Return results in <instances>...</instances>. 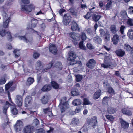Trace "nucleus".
<instances>
[{"label": "nucleus", "mask_w": 133, "mask_h": 133, "mask_svg": "<svg viewBox=\"0 0 133 133\" xmlns=\"http://www.w3.org/2000/svg\"><path fill=\"white\" fill-rule=\"evenodd\" d=\"M69 57L68 59L70 61V65H74L75 64H77L78 66L81 67L82 64L81 62L79 61H77L75 60L76 57V54L73 51H70L69 52Z\"/></svg>", "instance_id": "1"}, {"label": "nucleus", "mask_w": 133, "mask_h": 133, "mask_svg": "<svg viewBox=\"0 0 133 133\" xmlns=\"http://www.w3.org/2000/svg\"><path fill=\"white\" fill-rule=\"evenodd\" d=\"M63 99L61 100L59 107L60 108L61 112H64L65 110L69 107V105L67 102H64L66 101V97H64Z\"/></svg>", "instance_id": "2"}, {"label": "nucleus", "mask_w": 133, "mask_h": 133, "mask_svg": "<svg viewBox=\"0 0 133 133\" xmlns=\"http://www.w3.org/2000/svg\"><path fill=\"white\" fill-rule=\"evenodd\" d=\"M23 31L19 32L18 34L15 35V37H18L20 40H22L24 42L28 44H31L33 42V39L31 37H29L26 38L25 36H20L19 34H22Z\"/></svg>", "instance_id": "3"}, {"label": "nucleus", "mask_w": 133, "mask_h": 133, "mask_svg": "<svg viewBox=\"0 0 133 133\" xmlns=\"http://www.w3.org/2000/svg\"><path fill=\"white\" fill-rule=\"evenodd\" d=\"M3 26L5 28H8L9 27V23L10 21V17L8 16V14L5 13L3 14Z\"/></svg>", "instance_id": "4"}, {"label": "nucleus", "mask_w": 133, "mask_h": 133, "mask_svg": "<svg viewBox=\"0 0 133 133\" xmlns=\"http://www.w3.org/2000/svg\"><path fill=\"white\" fill-rule=\"evenodd\" d=\"M35 6L31 5L29 6L22 5L21 6V9L22 11H25L27 12H31L32 10L34 9Z\"/></svg>", "instance_id": "5"}, {"label": "nucleus", "mask_w": 133, "mask_h": 133, "mask_svg": "<svg viewBox=\"0 0 133 133\" xmlns=\"http://www.w3.org/2000/svg\"><path fill=\"white\" fill-rule=\"evenodd\" d=\"M15 102L16 105L18 107L21 106L23 103V97L20 95H17L15 97Z\"/></svg>", "instance_id": "6"}, {"label": "nucleus", "mask_w": 133, "mask_h": 133, "mask_svg": "<svg viewBox=\"0 0 133 133\" xmlns=\"http://www.w3.org/2000/svg\"><path fill=\"white\" fill-rule=\"evenodd\" d=\"M71 16L69 14L64 15L63 21L64 24L65 25H68L71 21Z\"/></svg>", "instance_id": "7"}, {"label": "nucleus", "mask_w": 133, "mask_h": 133, "mask_svg": "<svg viewBox=\"0 0 133 133\" xmlns=\"http://www.w3.org/2000/svg\"><path fill=\"white\" fill-rule=\"evenodd\" d=\"M34 130L33 127L31 125L25 126L23 128V133H33Z\"/></svg>", "instance_id": "8"}, {"label": "nucleus", "mask_w": 133, "mask_h": 133, "mask_svg": "<svg viewBox=\"0 0 133 133\" xmlns=\"http://www.w3.org/2000/svg\"><path fill=\"white\" fill-rule=\"evenodd\" d=\"M23 126V122L21 121H18L14 127L16 131H20Z\"/></svg>", "instance_id": "9"}, {"label": "nucleus", "mask_w": 133, "mask_h": 133, "mask_svg": "<svg viewBox=\"0 0 133 133\" xmlns=\"http://www.w3.org/2000/svg\"><path fill=\"white\" fill-rule=\"evenodd\" d=\"M96 63V61L95 60L93 59H91L87 63V65L88 67L90 68H94Z\"/></svg>", "instance_id": "10"}, {"label": "nucleus", "mask_w": 133, "mask_h": 133, "mask_svg": "<svg viewBox=\"0 0 133 133\" xmlns=\"http://www.w3.org/2000/svg\"><path fill=\"white\" fill-rule=\"evenodd\" d=\"M120 122L121 124V127L122 128L126 129L128 128L129 126V124L128 123L124 121L122 118H120Z\"/></svg>", "instance_id": "11"}, {"label": "nucleus", "mask_w": 133, "mask_h": 133, "mask_svg": "<svg viewBox=\"0 0 133 133\" xmlns=\"http://www.w3.org/2000/svg\"><path fill=\"white\" fill-rule=\"evenodd\" d=\"M89 122V124L92 125L93 127H94V126L96 125L97 123V119L96 117H94L90 119Z\"/></svg>", "instance_id": "12"}, {"label": "nucleus", "mask_w": 133, "mask_h": 133, "mask_svg": "<svg viewBox=\"0 0 133 133\" xmlns=\"http://www.w3.org/2000/svg\"><path fill=\"white\" fill-rule=\"evenodd\" d=\"M50 51L52 54H55L57 51V49L54 44H51L49 47Z\"/></svg>", "instance_id": "13"}, {"label": "nucleus", "mask_w": 133, "mask_h": 133, "mask_svg": "<svg viewBox=\"0 0 133 133\" xmlns=\"http://www.w3.org/2000/svg\"><path fill=\"white\" fill-rule=\"evenodd\" d=\"M71 29L72 30L75 31L77 29L79 31V28L77 23L74 21H73L71 22Z\"/></svg>", "instance_id": "14"}, {"label": "nucleus", "mask_w": 133, "mask_h": 133, "mask_svg": "<svg viewBox=\"0 0 133 133\" xmlns=\"http://www.w3.org/2000/svg\"><path fill=\"white\" fill-rule=\"evenodd\" d=\"M124 49L130 52L131 53H133V47H131L128 44H125L124 45Z\"/></svg>", "instance_id": "15"}, {"label": "nucleus", "mask_w": 133, "mask_h": 133, "mask_svg": "<svg viewBox=\"0 0 133 133\" xmlns=\"http://www.w3.org/2000/svg\"><path fill=\"white\" fill-rule=\"evenodd\" d=\"M115 52L118 56L121 57L123 56L125 53V51L121 49H118Z\"/></svg>", "instance_id": "16"}, {"label": "nucleus", "mask_w": 133, "mask_h": 133, "mask_svg": "<svg viewBox=\"0 0 133 133\" xmlns=\"http://www.w3.org/2000/svg\"><path fill=\"white\" fill-rule=\"evenodd\" d=\"M113 43L114 44H116L119 40V36L117 34H115L113 36L112 39Z\"/></svg>", "instance_id": "17"}, {"label": "nucleus", "mask_w": 133, "mask_h": 133, "mask_svg": "<svg viewBox=\"0 0 133 133\" xmlns=\"http://www.w3.org/2000/svg\"><path fill=\"white\" fill-rule=\"evenodd\" d=\"M101 66L104 68H110L112 69L115 67L113 64L112 63H109L108 64H102Z\"/></svg>", "instance_id": "18"}, {"label": "nucleus", "mask_w": 133, "mask_h": 133, "mask_svg": "<svg viewBox=\"0 0 133 133\" xmlns=\"http://www.w3.org/2000/svg\"><path fill=\"white\" fill-rule=\"evenodd\" d=\"M32 97L30 96H27L25 99V107H27L29 105L31 101Z\"/></svg>", "instance_id": "19"}, {"label": "nucleus", "mask_w": 133, "mask_h": 133, "mask_svg": "<svg viewBox=\"0 0 133 133\" xmlns=\"http://www.w3.org/2000/svg\"><path fill=\"white\" fill-rule=\"evenodd\" d=\"M94 42L97 44H100L102 41L101 38L98 36H97L93 38Z\"/></svg>", "instance_id": "20"}, {"label": "nucleus", "mask_w": 133, "mask_h": 133, "mask_svg": "<svg viewBox=\"0 0 133 133\" xmlns=\"http://www.w3.org/2000/svg\"><path fill=\"white\" fill-rule=\"evenodd\" d=\"M10 104L8 101H6L5 105L3 107V112L6 115H7V110Z\"/></svg>", "instance_id": "21"}, {"label": "nucleus", "mask_w": 133, "mask_h": 133, "mask_svg": "<svg viewBox=\"0 0 133 133\" xmlns=\"http://www.w3.org/2000/svg\"><path fill=\"white\" fill-rule=\"evenodd\" d=\"M122 111L123 114L128 115H131L132 113L130 110L128 109L124 108L122 109Z\"/></svg>", "instance_id": "22"}, {"label": "nucleus", "mask_w": 133, "mask_h": 133, "mask_svg": "<svg viewBox=\"0 0 133 133\" xmlns=\"http://www.w3.org/2000/svg\"><path fill=\"white\" fill-rule=\"evenodd\" d=\"M11 113L14 115H16L18 113V111L15 106L12 105L11 107Z\"/></svg>", "instance_id": "23"}, {"label": "nucleus", "mask_w": 133, "mask_h": 133, "mask_svg": "<svg viewBox=\"0 0 133 133\" xmlns=\"http://www.w3.org/2000/svg\"><path fill=\"white\" fill-rule=\"evenodd\" d=\"M51 88L50 85L46 84L44 86L41 90L43 91H48L51 90Z\"/></svg>", "instance_id": "24"}, {"label": "nucleus", "mask_w": 133, "mask_h": 133, "mask_svg": "<svg viewBox=\"0 0 133 133\" xmlns=\"http://www.w3.org/2000/svg\"><path fill=\"white\" fill-rule=\"evenodd\" d=\"M127 35L130 39H133V30L131 29H129Z\"/></svg>", "instance_id": "25"}, {"label": "nucleus", "mask_w": 133, "mask_h": 133, "mask_svg": "<svg viewBox=\"0 0 133 133\" xmlns=\"http://www.w3.org/2000/svg\"><path fill=\"white\" fill-rule=\"evenodd\" d=\"M34 78L30 77L28 78L26 83V85L28 86H29L33 83L34 82Z\"/></svg>", "instance_id": "26"}, {"label": "nucleus", "mask_w": 133, "mask_h": 133, "mask_svg": "<svg viewBox=\"0 0 133 133\" xmlns=\"http://www.w3.org/2000/svg\"><path fill=\"white\" fill-rule=\"evenodd\" d=\"M82 103V101L79 99H76L74 100L72 102V104L75 105H79Z\"/></svg>", "instance_id": "27"}, {"label": "nucleus", "mask_w": 133, "mask_h": 133, "mask_svg": "<svg viewBox=\"0 0 133 133\" xmlns=\"http://www.w3.org/2000/svg\"><path fill=\"white\" fill-rule=\"evenodd\" d=\"M31 21L32 23V27H35L36 26L37 24L38 23V21L33 18H32L31 19Z\"/></svg>", "instance_id": "28"}, {"label": "nucleus", "mask_w": 133, "mask_h": 133, "mask_svg": "<svg viewBox=\"0 0 133 133\" xmlns=\"http://www.w3.org/2000/svg\"><path fill=\"white\" fill-rule=\"evenodd\" d=\"M107 111L108 113L109 114H114L116 112V109L110 107L107 108Z\"/></svg>", "instance_id": "29"}, {"label": "nucleus", "mask_w": 133, "mask_h": 133, "mask_svg": "<svg viewBox=\"0 0 133 133\" xmlns=\"http://www.w3.org/2000/svg\"><path fill=\"white\" fill-rule=\"evenodd\" d=\"M49 97L47 95L43 96L42 99V101L43 104H45L47 103L48 102Z\"/></svg>", "instance_id": "30"}, {"label": "nucleus", "mask_w": 133, "mask_h": 133, "mask_svg": "<svg viewBox=\"0 0 133 133\" xmlns=\"http://www.w3.org/2000/svg\"><path fill=\"white\" fill-rule=\"evenodd\" d=\"M101 94V92H95L93 96V98L94 99H98L100 97Z\"/></svg>", "instance_id": "31"}, {"label": "nucleus", "mask_w": 133, "mask_h": 133, "mask_svg": "<svg viewBox=\"0 0 133 133\" xmlns=\"http://www.w3.org/2000/svg\"><path fill=\"white\" fill-rule=\"evenodd\" d=\"M79 47L80 49L83 50H85L86 49V47L83 44V41H82L79 44Z\"/></svg>", "instance_id": "32"}, {"label": "nucleus", "mask_w": 133, "mask_h": 133, "mask_svg": "<svg viewBox=\"0 0 133 133\" xmlns=\"http://www.w3.org/2000/svg\"><path fill=\"white\" fill-rule=\"evenodd\" d=\"M42 67V66L41 65V62L40 61L37 62L36 66V69L37 70H41Z\"/></svg>", "instance_id": "33"}, {"label": "nucleus", "mask_w": 133, "mask_h": 133, "mask_svg": "<svg viewBox=\"0 0 133 133\" xmlns=\"http://www.w3.org/2000/svg\"><path fill=\"white\" fill-rule=\"evenodd\" d=\"M13 82L10 81L5 85V89L6 90H8L9 88L12 85Z\"/></svg>", "instance_id": "34"}, {"label": "nucleus", "mask_w": 133, "mask_h": 133, "mask_svg": "<svg viewBox=\"0 0 133 133\" xmlns=\"http://www.w3.org/2000/svg\"><path fill=\"white\" fill-rule=\"evenodd\" d=\"M100 15H94L92 16L93 18L94 21L96 22L97 21L101 18Z\"/></svg>", "instance_id": "35"}, {"label": "nucleus", "mask_w": 133, "mask_h": 133, "mask_svg": "<svg viewBox=\"0 0 133 133\" xmlns=\"http://www.w3.org/2000/svg\"><path fill=\"white\" fill-rule=\"evenodd\" d=\"M51 85L53 88L55 89H57L59 88L58 85L55 81H52Z\"/></svg>", "instance_id": "36"}, {"label": "nucleus", "mask_w": 133, "mask_h": 133, "mask_svg": "<svg viewBox=\"0 0 133 133\" xmlns=\"http://www.w3.org/2000/svg\"><path fill=\"white\" fill-rule=\"evenodd\" d=\"M109 98L108 97H105L102 99V102L103 104H108V101H109Z\"/></svg>", "instance_id": "37"}, {"label": "nucleus", "mask_w": 133, "mask_h": 133, "mask_svg": "<svg viewBox=\"0 0 133 133\" xmlns=\"http://www.w3.org/2000/svg\"><path fill=\"white\" fill-rule=\"evenodd\" d=\"M110 30L112 33H115L117 32L115 26L112 25L110 27Z\"/></svg>", "instance_id": "38"}, {"label": "nucleus", "mask_w": 133, "mask_h": 133, "mask_svg": "<svg viewBox=\"0 0 133 133\" xmlns=\"http://www.w3.org/2000/svg\"><path fill=\"white\" fill-rule=\"evenodd\" d=\"M127 23L130 26H133V19L129 18L127 20Z\"/></svg>", "instance_id": "39"}, {"label": "nucleus", "mask_w": 133, "mask_h": 133, "mask_svg": "<svg viewBox=\"0 0 133 133\" xmlns=\"http://www.w3.org/2000/svg\"><path fill=\"white\" fill-rule=\"evenodd\" d=\"M76 81L78 82L80 81L82 79L83 76L81 75H78L76 76Z\"/></svg>", "instance_id": "40"}, {"label": "nucleus", "mask_w": 133, "mask_h": 133, "mask_svg": "<svg viewBox=\"0 0 133 133\" xmlns=\"http://www.w3.org/2000/svg\"><path fill=\"white\" fill-rule=\"evenodd\" d=\"M99 35L101 37L104 36L105 35V33L104 30L102 29H100L99 30Z\"/></svg>", "instance_id": "41"}, {"label": "nucleus", "mask_w": 133, "mask_h": 133, "mask_svg": "<svg viewBox=\"0 0 133 133\" xmlns=\"http://www.w3.org/2000/svg\"><path fill=\"white\" fill-rule=\"evenodd\" d=\"M105 36L104 38L105 40L108 41L110 39V35L109 32H107L105 34Z\"/></svg>", "instance_id": "42"}, {"label": "nucleus", "mask_w": 133, "mask_h": 133, "mask_svg": "<svg viewBox=\"0 0 133 133\" xmlns=\"http://www.w3.org/2000/svg\"><path fill=\"white\" fill-rule=\"evenodd\" d=\"M81 36L83 41L85 40L87 38L86 35L84 32H82L81 33Z\"/></svg>", "instance_id": "43"}, {"label": "nucleus", "mask_w": 133, "mask_h": 133, "mask_svg": "<svg viewBox=\"0 0 133 133\" xmlns=\"http://www.w3.org/2000/svg\"><path fill=\"white\" fill-rule=\"evenodd\" d=\"M79 122V120L77 118H75L73 119L72 121V124H77Z\"/></svg>", "instance_id": "44"}, {"label": "nucleus", "mask_w": 133, "mask_h": 133, "mask_svg": "<svg viewBox=\"0 0 133 133\" xmlns=\"http://www.w3.org/2000/svg\"><path fill=\"white\" fill-rule=\"evenodd\" d=\"M13 52L15 54L16 57H18L20 55V52L19 50H15Z\"/></svg>", "instance_id": "45"}, {"label": "nucleus", "mask_w": 133, "mask_h": 133, "mask_svg": "<svg viewBox=\"0 0 133 133\" xmlns=\"http://www.w3.org/2000/svg\"><path fill=\"white\" fill-rule=\"evenodd\" d=\"M6 34L9 40L11 41L12 38V37L11 34V32L10 31H8L6 32Z\"/></svg>", "instance_id": "46"}, {"label": "nucleus", "mask_w": 133, "mask_h": 133, "mask_svg": "<svg viewBox=\"0 0 133 133\" xmlns=\"http://www.w3.org/2000/svg\"><path fill=\"white\" fill-rule=\"evenodd\" d=\"M6 32L4 29H2L0 30V35L2 37L5 36L6 34Z\"/></svg>", "instance_id": "47"}, {"label": "nucleus", "mask_w": 133, "mask_h": 133, "mask_svg": "<svg viewBox=\"0 0 133 133\" xmlns=\"http://www.w3.org/2000/svg\"><path fill=\"white\" fill-rule=\"evenodd\" d=\"M87 46L88 48L90 49H93L94 48L93 45L90 43H87Z\"/></svg>", "instance_id": "48"}, {"label": "nucleus", "mask_w": 133, "mask_h": 133, "mask_svg": "<svg viewBox=\"0 0 133 133\" xmlns=\"http://www.w3.org/2000/svg\"><path fill=\"white\" fill-rule=\"evenodd\" d=\"M91 13L88 12L84 16V17L85 19H88L91 17Z\"/></svg>", "instance_id": "49"}, {"label": "nucleus", "mask_w": 133, "mask_h": 133, "mask_svg": "<svg viewBox=\"0 0 133 133\" xmlns=\"http://www.w3.org/2000/svg\"><path fill=\"white\" fill-rule=\"evenodd\" d=\"M35 133H45V131L43 129L41 128L36 130L35 131Z\"/></svg>", "instance_id": "50"}, {"label": "nucleus", "mask_w": 133, "mask_h": 133, "mask_svg": "<svg viewBox=\"0 0 133 133\" xmlns=\"http://www.w3.org/2000/svg\"><path fill=\"white\" fill-rule=\"evenodd\" d=\"M84 104L85 105H88L91 104V102L87 98H84Z\"/></svg>", "instance_id": "51"}, {"label": "nucleus", "mask_w": 133, "mask_h": 133, "mask_svg": "<svg viewBox=\"0 0 133 133\" xmlns=\"http://www.w3.org/2000/svg\"><path fill=\"white\" fill-rule=\"evenodd\" d=\"M105 116L110 121H112L114 118L111 115H106Z\"/></svg>", "instance_id": "52"}, {"label": "nucleus", "mask_w": 133, "mask_h": 133, "mask_svg": "<svg viewBox=\"0 0 133 133\" xmlns=\"http://www.w3.org/2000/svg\"><path fill=\"white\" fill-rule=\"evenodd\" d=\"M103 86L105 88H107L109 87L110 85L108 82L106 81H104L103 83Z\"/></svg>", "instance_id": "53"}, {"label": "nucleus", "mask_w": 133, "mask_h": 133, "mask_svg": "<svg viewBox=\"0 0 133 133\" xmlns=\"http://www.w3.org/2000/svg\"><path fill=\"white\" fill-rule=\"evenodd\" d=\"M112 2L111 1L108 3L106 5V8L107 10H108L111 7V6Z\"/></svg>", "instance_id": "54"}, {"label": "nucleus", "mask_w": 133, "mask_h": 133, "mask_svg": "<svg viewBox=\"0 0 133 133\" xmlns=\"http://www.w3.org/2000/svg\"><path fill=\"white\" fill-rule=\"evenodd\" d=\"M81 108L79 107L75 109V111H73L74 112L73 114H75L76 113H78L81 111Z\"/></svg>", "instance_id": "55"}, {"label": "nucleus", "mask_w": 133, "mask_h": 133, "mask_svg": "<svg viewBox=\"0 0 133 133\" xmlns=\"http://www.w3.org/2000/svg\"><path fill=\"white\" fill-rule=\"evenodd\" d=\"M56 66L57 68H59V69H61L62 68V64L61 63L58 62L56 64Z\"/></svg>", "instance_id": "56"}, {"label": "nucleus", "mask_w": 133, "mask_h": 133, "mask_svg": "<svg viewBox=\"0 0 133 133\" xmlns=\"http://www.w3.org/2000/svg\"><path fill=\"white\" fill-rule=\"evenodd\" d=\"M70 37L74 39H76V36L74 32H71L70 34Z\"/></svg>", "instance_id": "57"}, {"label": "nucleus", "mask_w": 133, "mask_h": 133, "mask_svg": "<svg viewBox=\"0 0 133 133\" xmlns=\"http://www.w3.org/2000/svg\"><path fill=\"white\" fill-rule=\"evenodd\" d=\"M125 28V26L123 25H122L120 28V31L122 34H123L124 29Z\"/></svg>", "instance_id": "58"}, {"label": "nucleus", "mask_w": 133, "mask_h": 133, "mask_svg": "<svg viewBox=\"0 0 133 133\" xmlns=\"http://www.w3.org/2000/svg\"><path fill=\"white\" fill-rule=\"evenodd\" d=\"M6 80L5 78H2L0 79V84H3L5 83Z\"/></svg>", "instance_id": "59"}, {"label": "nucleus", "mask_w": 133, "mask_h": 133, "mask_svg": "<svg viewBox=\"0 0 133 133\" xmlns=\"http://www.w3.org/2000/svg\"><path fill=\"white\" fill-rule=\"evenodd\" d=\"M79 92H71V95L72 96H77L79 95Z\"/></svg>", "instance_id": "60"}, {"label": "nucleus", "mask_w": 133, "mask_h": 133, "mask_svg": "<svg viewBox=\"0 0 133 133\" xmlns=\"http://www.w3.org/2000/svg\"><path fill=\"white\" fill-rule=\"evenodd\" d=\"M39 56V53L37 52H35L34 53L33 55V57L35 58H37Z\"/></svg>", "instance_id": "61"}, {"label": "nucleus", "mask_w": 133, "mask_h": 133, "mask_svg": "<svg viewBox=\"0 0 133 133\" xmlns=\"http://www.w3.org/2000/svg\"><path fill=\"white\" fill-rule=\"evenodd\" d=\"M33 123L36 125H37L39 123V122L37 119H35L34 120Z\"/></svg>", "instance_id": "62"}, {"label": "nucleus", "mask_w": 133, "mask_h": 133, "mask_svg": "<svg viewBox=\"0 0 133 133\" xmlns=\"http://www.w3.org/2000/svg\"><path fill=\"white\" fill-rule=\"evenodd\" d=\"M22 2L25 4H29L30 1L29 0H22Z\"/></svg>", "instance_id": "63"}, {"label": "nucleus", "mask_w": 133, "mask_h": 133, "mask_svg": "<svg viewBox=\"0 0 133 133\" xmlns=\"http://www.w3.org/2000/svg\"><path fill=\"white\" fill-rule=\"evenodd\" d=\"M50 111V109L49 108H47L46 109H43V111L46 114L48 113V112Z\"/></svg>", "instance_id": "64"}]
</instances>
